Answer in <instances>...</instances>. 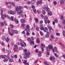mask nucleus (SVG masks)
Instances as JSON below:
<instances>
[{
  "label": "nucleus",
  "mask_w": 65,
  "mask_h": 65,
  "mask_svg": "<svg viewBox=\"0 0 65 65\" xmlns=\"http://www.w3.org/2000/svg\"><path fill=\"white\" fill-rule=\"evenodd\" d=\"M53 45L51 44H50L48 45V47H46V49L47 51V52H48L50 50H52V49H53Z\"/></svg>",
  "instance_id": "1"
},
{
  "label": "nucleus",
  "mask_w": 65,
  "mask_h": 65,
  "mask_svg": "<svg viewBox=\"0 0 65 65\" xmlns=\"http://www.w3.org/2000/svg\"><path fill=\"white\" fill-rule=\"evenodd\" d=\"M23 10H19L18 12H17V13L18 14H20V17L23 18V17H24V15L22 14H21Z\"/></svg>",
  "instance_id": "2"
},
{
  "label": "nucleus",
  "mask_w": 65,
  "mask_h": 65,
  "mask_svg": "<svg viewBox=\"0 0 65 65\" xmlns=\"http://www.w3.org/2000/svg\"><path fill=\"white\" fill-rule=\"evenodd\" d=\"M25 55L24 56V58L25 59H27V58H29V55L28 54V52H25Z\"/></svg>",
  "instance_id": "3"
},
{
  "label": "nucleus",
  "mask_w": 65,
  "mask_h": 65,
  "mask_svg": "<svg viewBox=\"0 0 65 65\" xmlns=\"http://www.w3.org/2000/svg\"><path fill=\"white\" fill-rule=\"evenodd\" d=\"M45 17L44 23L45 24H47V22H46V19L48 20V18L47 17V16L46 15L45 16Z\"/></svg>",
  "instance_id": "4"
},
{
  "label": "nucleus",
  "mask_w": 65,
  "mask_h": 65,
  "mask_svg": "<svg viewBox=\"0 0 65 65\" xmlns=\"http://www.w3.org/2000/svg\"><path fill=\"white\" fill-rule=\"evenodd\" d=\"M8 13L11 14H14V12L12 11V10H10V11H8Z\"/></svg>",
  "instance_id": "5"
},
{
  "label": "nucleus",
  "mask_w": 65,
  "mask_h": 65,
  "mask_svg": "<svg viewBox=\"0 0 65 65\" xmlns=\"http://www.w3.org/2000/svg\"><path fill=\"white\" fill-rule=\"evenodd\" d=\"M30 28V26H29V25H27L26 26V28H25V30H26H26H30V29L29 28Z\"/></svg>",
  "instance_id": "6"
},
{
  "label": "nucleus",
  "mask_w": 65,
  "mask_h": 65,
  "mask_svg": "<svg viewBox=\"0 0 65 65\" xmlns=\"http://www.w3.org/2000/svg\"><path fill=\"white\" fill-rule=\"evenodd\" d=\"M42 2L41 1H38L37 2V5H39L40 4H41Z\"/></svg>",
  "instance_id": "7"
},
{
  "label": "nucleus",
  "mask_w": 65,
  "mask_h": 65,
  "mask_svg": "<svg viewBox=\"0 0 65 65\" xmlns=\"http://www.w3.org/2000/svg\"><path fill=\"white\" fill-rule=\"evenodd\" d=\"M19 10L20 9L19 8V7H17L16 8V10H14V11H15V12L16 13V11L18 12Z\"/></svg>",
  "instance_id": "8"
},
{
  "label": "nucleus",
  "mask_w": 65,
  "mask_h": 65,
  "mask_svg": "<svg viewBox=\"0 0 65 65\" xmlns=\"http://www.w3.org/2000/svg\"><path fill=\"white\" fill-rule=\"evenodd\" d=\"M42 8L44 9L45 10L46 9V8H47V7L46 6V5H44L42 6Z\"/></svg>",
  "instance_id": "9"
},
{
  "label": "nucleus",
  "mask_w": 65,
  "mask_h": 65,
  "mask_svg": "<svg viewBox=\"0 0 65 65\" xmlns=\"http://www.w3.org/2000/svg\"><path fill=\"white\" fill-rule=\"evenodd\" d=\"M36 2V1H35V0H31V3L33 4H34V3H35Z\"/></svg>",
  "instance_id": "10"
},
{
  "label": "nucleus",
  "mask_w": 65,
  "mask_h": 65,
  "mask_svg": "<svg viewBox=\"0 0 65 65\" xmlns=\"http://www.w3.org/2000/svg\"><path fill=\"white\" fill-rule=\"evenodd\" d=\"M26 30V31L27 32V35H29V33L28 32H29L30 31V30H27V29H26V30Z\"/></svg>",
  "instance_id": "11"
},
{
  "label": "nucleus",
  "mask_w": 65,
  "mask_h": 65,
  "mask_svg": "<svg viewBox=\"0 0 65 65\" xmlns=\"http://www.w3.org/2000/svg\"><path fill=\"white\" fill-rule=\"evenodd\" d=\"M60 2L61 3L64 4L65 3V1L64 0H60Z\"/></svg>",
  "instance_id": "12"
},
{
  "label": "nucleus",
  "mask_w": 65,
  "mask_h": 65,
  "mask_svg": "<svg viewBox=\"0 0 65 65\" xmlns=\"http://www.w3.org/2000/svg\"><path fill=\"white\" fill-rule=\"evenodd\" d=\"M30 43L31 45H32V44H34V42L33 41L31 40L30 41Z\"/></svg>",
  "instance_id": "13"
},
{
  "label": "nucleus",
  "mask_w": 65,
  "mask_h": 65,
  "mask_svg": "<svg viewBox=\"0 0 65 65\" xmlns=\"http://www.w3.org/2000/svg\"><path fill=\"white\" fill-rule=\"evenodd\" d=\"M9 35H10L11 36H12L13 35V33H11L10 31H9Z\"/></svg>",
  "instance_id": "14"
},
{
  "label": "nucleus",
  "mask_w": 65,
  "mask_h": 65,
  "mask_svg": "<svg viewBox=\"0 0 65 65\" xmlns=\"http://www.w3.org/2000/svg\"><path fill=\"white\" fill-rule=\"evenodd\" d=\"M40 30H43V29H44V28H43V26L41 24L40 25Z\"/></svg>",
  "instance_id": "15"
},
{
  "label": "nucleus",
  "mask_w": 65,
  "mask_h": 65,
  "mask_svg": "<svg viewBox=\"0 0 65 65\" xmlns=\"http://www.w3.org/2000/svg\"><path fill=\"white\" fill-rule=\"evenodd\" d=\"M55 58V57L54 56H52L50 58V60H51V61H52V60H53V59H54Z\"/></svg>",
  "instance_id": "16"
},
{
  "label": "nucleus",
  "mask_w": 65,
  "mask_h": 65,
  "mask_svg": "<svg viewBox=\"0 0 65 65\" xmlns=\"http://www.w3.org/2000/svg\"><path fill=\"white\" fill-rule=\"evenodd\" d=\"M20 21L22 23H24L25 22V21L21 19L20 20Z\"/></svg>",
  "instance_id": "17"
},
{
  "label": "nucleus",
  "mask_w": 65,
  "mask_h": 65,
  "mask_svg": "<svg viewBox=\"0 0 65 65\" xmlns=\"http://www.w3.org/2000/svg\"><path fill=\"white\" fill-rule=\"evenodd\" d=\"M49 35H47V34H46L45 35V37L46 38H49Z\"/></svg>",
  "instance_id": "18"
},
{
  "label": "nucleus",
  "mask_w": 65,
  "mask_h": 65,
  "mask_svg": "<svg viewBox=\"0 0 65 65\" xmlns=\"http://www.w3.org/2000/svg\"><path fill=\"white\" fill-rule=\"evenodd\" d=\"M6 40L7 42H9V39L7 37V39H6Z\"/></svg>",
  "instance_id": "19"
},
{
  "label": "nucleus",
  "mask_w": 65,
  "mask_h": 65,
  "mask_svg": "<svg viewBox=\"0 0 65 65\" xmlns=\"http://www.w3.org/2000/svg\"><path fill=\"white\" fill-rule=\"evenodd\" d=\"M2 39L3 40H6V38H5V37H4V36H3L2 37Z\"/></svg>",
  "instance_id": "20"
},
{
  "label": "nucleus",
  "mask_w": 65,
  "mask_h": 65,
  "mask_svg": "<svg viewBox=\"0 0 65 65\" xmlns=\"http://www.w3.org/2000/svg\"><path fill=\"white\" fill-rule=\"evenodd\" d=\"M13 32L15 34H18V31L17 30H14Z\"/></svg>",
  "instance_id": "21"
},
{
  "label": "nucleus",
  "mask_w": 65,
  "mask_h": 65,
  "mask_svg": "<svg viewBox=\"0 0 65 65\" xmlns=\"http://www.w3.org/2000/svg\"><path fill=\"white\" fill-rule=\"evenodd\" d=\"M46 10L47 11H50V9L48 7H47V8H46Z\"/></svg>",
  "instance_id": "22"
},
{
  "label": "nucleus",
  "mask_w": 65,
  "mask_h": 65,
  "mask_svg": "<svg viewBox=\"0 0 65 65\" xmlns=\"http://www.w3.org/2000/svg\"><path fill=\"white\" fill-rule=\"evenodd\" d=\"M41 46H42V47H43H43H45V45L43 44H41Z\"/></svg>",
  "instance_id": "23"
},
{
  "label": "nucleus",
  "mask_w": 65,
  "mask_h": 65,
  "mask_svg": "<svg viewBox=\"0 0 65 65\" xmlns=\"http://www.w3.org/2000/svg\"><path fill=\"white\" fill-rule=\"evenodd\" d=\"M14 21H15L16 24H18V23H19V21H18V20H15L14 19Z\"/></svg>",
  "instance_id": "24"
},
{
  "label": "nucleus",
  "mask_w": 65,
  "mask_h": 65,
  "mask_svg": "<svg viewBox=\"0 0 65 65\" xmlns=\"http://www.w3.org/2000/svg\"><path fill=\"white\" fill-rule=\"evenodd\" d=\"M47 27L48 28L49 30H52V27L50 26H48Z\"/></svg>",
  "instance_id": "25"
},
{
  "label": "nucleus",
  "mask_w": 65,
  "mask_h": 65,
  "mask_svg": "<svg viewBox=\"0 0 65 65\" xmlns=\"http://www.w3.org/2000/svg\"><path fill=\"white\" fill-rule=\"evenodd\" d=\"M33 10L34 13H36V9H33Z\"/></svg>",
  "instance_id": "26"
},
{
  "label": "nucleus",
  "mask_w": 65,
  "mask_h": 65,
  "mask_svg": "<svg viewBox=\"0 0 65 65\" xmlns=\"http://www.w3.org/2000/svg\"><path fill=\"white\" fill-rule=\"evenodd\" d=\"M63 35L64 37H65V31L64 30H63Z\"/></svg>",
  "instance_id": "27"
},
{
  "label": "nucleus",
  "mask_w": 65,
  "mask_h": 65,
  "mask_svg": "<svg viewBox=\"0 0 65 65\" xmlns=\"http://www.w3.org/2000/svg\"><path fill=\"white\" fill-rule=\"evenodd\" d=\"M53 4L54 5H56L57 4V2L56 1H54L53 2Z\"/></svg>",
  "instance_id": "28"
},
{
  "label": "nucleus",
  "mask_w": 65,
  "mask_h": 65,
  "mask_svg": "<svg viewBox=\"0 0 65 65\" xmlns=\"http://www.w3.org/2000/svg\"><path fill=\"white\" fill-rule=\"evenodd\" d=\"M62 24L63 25H65V20H63L62 21Z\"/></svg>",
  "instance_id": "29"
},
{
  "label": "nucleus",
  "mask_w": 65,
  "mask_h": 65,
  "mask_svg": "<svg viewBox=\"0 0 65 65\" xmlns=\"http://www.w3.org/2000/svg\"><path fill=\"white\" fill-rule=\"evenodd\" d=\"M9 61L10 62H13V60L12 59H9Z\"/></svg>",
  "instance_id": "30"
},
{
  "label": "nucleus",
  "mask_w": 65,
  "mask_h": 65,
  "mask_svg": "<svg viewBox=\"0 0 65 65\" xmlns=\"http://www.w3.org/2000/svg\"><path fill=\"white\" fill-rule=\"evenodd\" d=\"M51 37L52 39H54L55 38V37L53 35H52L51 36Z\"/></svg>",
  "instance_id": "31"
},
{
  "label": "nucleus",
  "mask_w": 65,
  "mask_h": 65,
  "mask_svg": "<svg viewBox=\"0 0 65 65\" xmlns=\"http://www.w3.org/2000/svg\"><path fill=\"white\" fill-rule=\"evenodd\" d=\"M60 19L61 20H63V19H64V18H63V16L61 15V16Z\"/></svg>",
  "instance_id": "32"
},
{
  "label": "nucleus",
  "mask_w": 65,
  "mask_h": 65,
  "mask_svg": "<svg viewBox=\"0 0 65 65\" xmlns=\"http://www.w3.org/2000/svg\"><path fill=\"white\" fill-rule=\"evenodd\" d=\"M2 27H3L4 26V23L3 22H1V23Z\"/></svg>",
  "instance_id": "33"
},
{
  "label": "nucleus",
  "mask_w": 65,
  "mask_h": 65,
  "mask_svg": "<svg viewBox=\"0 0 65 65\" xmlns=\"http://www.w3.org/2000/svg\"><path fill=\"white\" fill-rule=\"evenodd\" d=\"M39 40L38 39H37V40L36 42L37 43H39L40 42Z\"/></svg>",
  "instance_id": "34"
},
{
  "label": "nucleus",
  "mask_w": 65,
  "mask_h": 65,
  "mask_svg": "<svg viewBox=\"0 0 65 65\" xmlns=\"http://www.w3.org/2000/svg\"><path fill=\"white\" fill-rule=\"evenodd\" d=\"M56 35L57 36H60V34L58 32H56Z\"/></svg>",
  "instance_id": "35"
},
{
  "label": "nucleus",
  "mask_w": 65,
  "mask_h": 65,
  "mask_svg": "<svg viewBox=\"0 0 65 65\" xmlns=\"http://www.w3.org/2000/svg\"><path fill=\"white\" fill-rule=\"evenodd\" d=\"M23 63L24 64H27V61L26 60H24V62H23Z\"/></svg>",
  "instance_id": "36"
},
{
  "label": "nucleus",
  "mask_w": 65,
  "mask_h": 65,
  "mask_svg": "<svg viewBox=\"0 0 65 65\" xmlns=\"http://www.w3.org/2000/svg\"><path fill=\"white\" fill-rule=\"evenodd\" d=\"M40 33L41 36H42V35H43V33H42V31H40Z\"/></svg>",
  "instance_id": "37"
},
{
  "label": "nucleus",
  "mask_w": 65,
  "mask_h": 65,
  "mask_svg": "<svg viewBox=\"0 0 65 65\" xmlns=\"http://www.w3.org/2000/svg\"><path fill=\"white\" fill-rule=\"evenodd\" d=\"M54 21L56 23H58V20L56 19Z\"/></svg>",
  "instance_id": "38"
},
{
  "label": "nucleus",
  "mask_w": 65,
  "mask_h": 65,
  "mask_svg": "<svg viewBox=\"0 0 65 65\" xmlns=\"http://www.w3.org/2000/svg\"><path fill=\"white\" fill-rule=\"evenodd\" d=\"M36 30L37 31H39V27H36Z\"/></svg>",
  "instance_id": "39"
},
{
  "label": "nucleus",
  "mask_w": 65,
  "mask_h": 65,
  "mask_svg": "<svg viewBox=\"0 0 65 65\" xmlns=\"http://www.w3.org/2000/svg\"><path fill=\"white\" fill-rule=\"evenodd\" d=\"M42 13H43V14H44V15H45V12L44 11H42Z\"/></svg>",
  "instance_id": "40"
},
{
  "label": "nucleus",
  "mask_w": 65,
  "mask_h": 65,
  "mask_svg": "<svg viewBox=\"0 0 65 65\" xmlns=\"http://www.w3.org/2000/svg\"><path fill=\"white\" fill-rule=\"evenodd\" d=\"M54 49L55 51V52H56V51H57V47H54Z\"/></svg>",
  "instance_id": "41"
},
{
  "label": "nucleus",
  "mask_w": 65,
  "mask_h": 65,
  "mask_svg": "<svg viewBox=\"0 0 65 65\" xmlns=\"http://www.w3.org/2000/svg\"><path fill=\"white\" fill-rule=\"evenodd\" d=\"M8 61V59H6L3 60L4 62H6V61Z\"/></svg>",
  "instance_id": "42"
},
{
  "label": "nucleus",
  "mask_w": 65,
  "mask_h": 65,
  "mask_svg": "<svg viewBox=\"0 0 65 65\" xmlns=\"http://www.w3.org/2000/svg\"><path fill=\"white\" fill-rule=\"evenodd\" d=\"M27 39L29 41H31V38H30L28 37Z\"/></svg>",
  "instance_id": "43"
},
{
  "label": "nucleus",
  "mask_w": 65,
  "mask_h": 65,
  "mask_svg": "<svg viewBox=\"0 0 65 65\" xmlns=\"http://www.w3.org/2000/svg\"><path fill=\"white\" fill-rule=\"evenodd\" d=\"M20 45L21 46H24V44L21 42L20 43Z\"/></svg>",
  "instance_id": "44"
},
{
  "label": "nucleus",
  "mask_w": 65,
  "mask_h": 65,
  "mask_svg": "<svg viewBox=\"0 0 65 65\" xmlns=\"http://www.w3.org/2000/svg\"><path fill=\"white\" fill-rule=\"evenodd\" d=\"M10 20H11V21H13V17H11V18L10 19Z\"/></svg>",
  "instance_id": "45"
},
{
  "label": "nucleus",
  "mask_w": 65,
  "mask_h": 65,
  "mask_svg": "<svg viewBox=\"0 0 65 65\" xmlns=\"http://www.w3.org/2000/svg\"><path fill=\"white\" fill-rule=\"evenodd\" d=\"M54 56H55V57H57V58L58 57V56L56 54H54Z\"/></svg>",
  "instance_id": "46"
},
{
  "label": "nucleus",
  "mask_w": 65,
  "mask_h": 65,
  "mask_svg": "<svg viewBox=\"0 0 65 65\" xmlns=\"http://www.w3.org/2000/svg\"><path fill=\"white\" fill-rule=\"evenodd\" d=\"M3 10H2L1 11V16H3Z\"/></svg>",
  "instance_id": "47"
},
{
  "label": "nucleus",
  "mask_w": 65,
  "mask_h": 65,
  "mask_svg": "<svg viewBox=\"0 0 65 65\" xmlns=\"http://www.w3.org/2000/svg\"><path fill=\"white\" fill-rule=\"evenodd\" d=\"M10 26L12 28H13V25L12 24L10 25Z\"/></svg>",
  "instance_id": "48"
},
{
  "label": "nucleus",
  "mask_w": 65,
  "mask_h": 65,
  "mask_svg": "<svg viewBox=\"0 0 65 65\" xmlns=\"http://www.w3.org/2000/svg\"><path fill=\"white\" fill-rule=\"evenodd\" d=\"M22 8L23 7L21 6H20L19 7V9L20 10L21 9H22Z\"/></svg>",
  "instance_id": "49"
},
{
  "label": "nucleus",
  "mask_w": 65,
  "mask_h": 65,
  "mask_svg": "<svg viewBox=\"0 0 65 65\" xmlns=\"http://www.w3.org/2000/svg\"><path fill=\"white\" fill-rule=\"evenodd\" d=\"M14 48H18V46H17V45H14Z\"/></svg>",
  "instance_id": "50"
},
{
  "label": "nucleus",
  "mask_w": 65,
  "mask_h": 65,
  "mask_svg": "<svg viewBox=\"0 0 65 65\" xmlns=\"http://www.w3.org/2000/svg\"><path fill=\"white\" fill-rule=\"evenodd\" d=\"M37 12L38 13H40V10H37Z\"/></svg>",
  "instance_id": "51"
},
{
  "label": "nucleus",
  "mask_w": 65,
  "mask_h": 65,
  "mask_svg": "<svg viewBox=\"0 0 65 65\" xmlns=\"http://www.w3.org/2000/svg\"><path fill=\"white\" fill-rule=\"evenodd\" d=\"M44 63L45 64V65H48V64L47 63V62L46 61H45L44 62Z\"/></svg>",
  "instance_id": "52"
},
{
  "label": "nucleus",
  "mask_w": 65,
  "mask_h": 65,
  "mask_svg": "<svg viewBox=\"0 0 65 65\" xmlns=\"http://www.w3.org/2000/svg\"><path fill=\"white\" fill-rule=\"evenodd\" d=\"M35 20L37 22H38V19H37V18H36L35 19Z\"/></svg>",
  "instance_id": "53"
},
{
  "label": "nucleus",
  "mask_w": 65,
  "mask_h": 65,
  "mask_svg": "<svg viewBox=\"0 0 65 65\" xmlns=\"http://www.w3.org/2000/svg\"><path fill=\"white\" fill-rule=\"evenodd\" d=\"M48 14L49 15L51 16V15H52V13H48Z\"/></svg>",
  "instance_id": "54"
},
{
  "label": "nucleus",
  "mask_w": 65,
  "mask_h": 65,
  "mask_svg": "<svg viewBox=\"0 0 65 65\" xmlns=\"http://www.w3.org/2000/svg\"><path fill=\"white\" fill-rule=\"evenodd\" d=\"M41 48L42 52H44V49H43V47H41Z\"/></svg>",
  "instance_id": "55"
},
{
  "label": "nucleus",
  "mask_w": 65,
  "mask_h": 65,
  "mask_svg": "<svg viewBox=\"0 0 65 65\" xmlns=\"http://www.w3.org/2000/svg\"><path fill=\"white\" fill-rule=\"evenodd\" d=\"M27 49H26L24 50V51L25 53H27V52H27Z\"/></svg>",
  "instance_id": "56"
},
{
  "label": "nucleus",
  "mask_w": 65,
  "mask_h": 65,
  "mask_svg": "<svg viewBox=\"0 0 65 65\" xmlns=\"http://www.w3.org/2000/svg\"><path fill=\"white\" fill-rule=\"evenodd\" d=\"M38 56L39 57H41V54L39 53L38 54Z\"/></svg>",
  "instance_id": "57"
},
{
  "label": "nucleus",
  "mask_w": 65,
  "mask_h": 65,
  "mask_svg": "<svg viewBox=\"0 0 65 65\" xmlns=\"http://www.w3.org/2000/svg\"><path fill=\"white\" fill-rule=\"evenodd\" d=\"M39 54H42V52L41 51H40L39 52Z\"/></svg>",
  "instance_id": "58"
},
{
  "label": "nucleus",
  "mask_w": 65,
  "mask_h": 65,
  "mask_svg": "<svg viewBox=\"0 0 65 65\" xmlns=\"http://www.w3.org/2000/svg\"><path fill=\"white\" fill-rule=\"evenodd\" d=\"M43 30L44 32H46V29H45V28L43 29Z\"/></svg>",
  "instance_id": "59"
},
{
  "label": "nucleus",
  "mask_w": 65,
  "mask_h": 65,
  "mask_svg": "<svg viewBox=\"0 0 65 65\" xmlns=\"http://www.w3.org/2000/svg\"><path fill=\"white\" fill-rule=\"evenodd\" d=\"M36 52L37 53L38 52V50L37 49L36 50Z\"/></svg>",
  "instance_id": "60"
},
{
  "label": "nucleus",
  "mask_w": 65,
  "mask_h": 65,
  "mask_svg": "<svg viewBox=\"0 0 65 65\" xmlns=\"http://www.w3.org/2000/svg\"><path fill=\"white\" fill-rule=\"evenodd\" d=\"M31 38L32 40H33L34 39V38L33 37H31Z\"/></svg>",
  "instance_id": "61"
},
{
  "label": "nucleus",
  "mask_w": 65,
  "mask_h": 65,
  "mask_svg": "<svg viewBox=\"0 0 65 65\" xmlns=\"http://www.w3.org/2000/svg\"><path fill=\"white\" fill-rule=\"evenodd\" d=\"M22 33L23 34H24L25 33V31H24L22 32Z\"/></svg>",
  "instance_id": "62"
},
{
  "label": "nucleus",
  "mask_w": 65,
  "mask_h": 65,
  "mask_svg": "<svg viewBox=\"0 0 65 65\" xmlns=\"http://www.w3.org/2000/svg\"><path fill=\"white\" fill-rule=\"evenodd\" d=\"M32 35H35V33L34 32H32Z\"/></svg>",
  "instance_id": "63"
},
{
  "label": "nucleus",
  "mask_w": 65,
  "mask_h": 65,
  "mask_svg": "<svg viewBox=\"0 0 65 65\" xmlns=\"http://www.w3.org/2000/svg\"><path fill=\"white\" fill-rule=\"evenodd\" d=\"M62 57L64 58V59H65V55H63L62 56Z\"/></svg>",
  "instance_id": "64"
}]
</instances>
